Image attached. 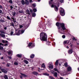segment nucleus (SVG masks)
Here are the masks:
<instances>
[{
	"label": "nucleus",
	"mask_w": 79,
	"mask_h": 79,
	"mask_svg": "<svg viewBox=\"0 0 79 79\" xmlns=\"http://www.w3.org/2000/svg\"><path fill=\"white\" fill-rule=\"evenodd\" d=\"M40 40L42 41H46L47 38V34L44 33H41L40 35Z\"/></svg>",
	"instance_id": "obj_1"
},
{
	"label": "nucleus",
	"mask_w": 79,
	"mask_h": 79,
	"mask_svg": "<svg viewBox=\"0 0 79 79\" xmlns=\"http://www.w3.org/2000/svg\"><path fill=\"white\" fill-rule=\"evenodd\" d=\"M56 25L57 26V27H58V29H60V27H59L60 26V27H62L63 30L64 31L66 29V28H65V27H64V23H56Z\"/></svg>",
	"instance_id": "obj_2"
},
{
	"label": "nucleus",
	"mask_w": 79,
	"mask_h": 79,
	"mask_svg": "<svg viewBox=\"0 0 79 79\" xmlns=\"http://www.w3.org/2000/svg\"><path fill=\"white\" fill-rule=\"evenodd\" d=\"M60 14L61 16H64L65 15V13L64 12V10L63 8L60 7Z\"/></svg>",
	"instance_id": "obj_3"
},
{
	"label": "nucleus",
	"mask_w": 79,
	"mask_h": 79,
	"mask_svg": "<svg viewBox=\"0 0 79 79\" xmlns=\"http://www.w3.org/2000/svg\"><path fill=\"white\" fill-rule=\"evenodd\" d=\"M48 67L50 69H53V63L52 62H49Z\"/></svg>",
	"instance_id": "obj_4"
},
{
	"label": "nucleus",
	"mask_w": 79,
	"mask_h": 79,
	"mask_svg": "<svg viewBox=\"0 0 79 79\" xmlns=\"http://www.w3.org/2000/svg\"><path fill=\"white\" fill-rule=\"evenodd\" d=\"M32 45V43H29L28 44V47H30V48H32V47H34L35 46V45L34 44H33L32 46H31V45Z\"/></svg>",
	"instance_id": "obj_5"
},
{
	"label": "nucleus",
	"mask_w": 79,
	"mask_h": 79,
	"mask_svg": "<svg viewBox=\"0 0 79 79\" xmlns=\"http://www.w3.org/2000/svg\"><path fill=\"white\" fill-rule=\"evenodd\" d=\"M68 53L69 54H71L73 53V49H70L68 51Z\"/></svg>",
	"instance_id": "obj_6"
},
{
	"label": "nucleus",
	"mask_w": 79,
	"mask_h": 79,
	"mask_svg": "<svg viewBox=\"0 0 79 79\" xmlns=\"http://www.w3.org/2000/svg\"><path fill=\"white\" fill-rule=\"evenodd\" d=\"M69 43V41L68 40H66V41H64V44H68Z\"/></svg>",
	"instance_id": "obj_7"
},
{
	"label": "nucleus",
	"mask_w": 79,
	"mask_h": 79,
	"mask_svg": "<svg viewBox=\"0 0 79 79\" xmlns=\"http://www.w3.org/2000/svg\"><path fill=\"white\" fill-rule=\"evenodd\" d=\"M71 67L70 66L68 67L67 68V70L68 71H71Z\"/></svg>",
	"instance_id": "obj_8"
},
{
	"label": "nucleus",
	"mask_w": 79,
	"mask_h": 79,
	"mask_svg": "<svg viewBox=\"0 0 79 79\" xmlns=\"http://www.w3.org/2000/svg\"><path fill=\"white\" fill-rule=\"evenodd\" d=\"M1 71L4 73H7V71L6 70H5L4 69H2Z\"/></svg>",
	"instance_id": "obj_9"
},
{
	"label": "nucleus",
	"mask_w": 79,
	"mask_h": 79,
	"mask_svg": "<svg viewBox=\"0 0 79 79\" xmlns=\"http://www.w3.org/2000/svg\"><path fill=\"white\" fill-rule=\"evenodd\" d=\"M21 3L23 5H25L26 4L25 1L24 0H22L21 1Z\"/></svg>",
	"instance_id": "obj_10"
},
{
	"label": "nucleus",
	"mask_w": 79,
	"mask_h": 79,
	"mask_svg": "<svg viewBox=\"0 0 79 79\" xmlns=\"http://www.w3.org/2000/svg\"><path fill=\"white\" fill-rule=\"evenodd\" d=\"M54 9H55L56 11H58V7H57V6H54Z\"/></svg>",
	"instance_id": "obj_11"
},
{
	"label": "nucleus",
	"mask_w": 79,
	"mask_h": 79,
	"mask_svg": "<svg viewBox=\"0 0 79 79\" xmlns=\"http://www.w3.org/2000/svg\"><path fill=\"white\" fill-rule=\"evenodd\" d=\"M35 56V55L34 54H32L30 56V58H34Z\"/></svg>",
	"instance_id": "obj_12"
},
{
	"label": "nucleus",
	"mask_w": 79,
	"mask_h": 79,
	"mask_svg": "<svg viewBox=\"0 0 79 79\" xmlns=\"http://www.w3.org/2000/svg\"><path fill=\"white\" fill-rule=\"evenodd\" d=\"M19 58H21L22 56V54H18L16 55Z\"/></svg>",
	"instance_id": "obj_13"
},
{
	"label": "nucleus",
	"mask_w": 79,
	"mask_h": 79,
	"mask_svg": "<svg viewBox=\"0 0 79 79\" xmlns=\"http://www.w3.org/2000/svg\"><path fill=\"white\" fill-rule=\"evenodd\" d=\"M25 4L27 5H29V2L27 0H25Z\"/></svg>",
	"instance_id": "obj_14"
},
{
	"label": "nucleus",
	"mask_w": 79,
	"mask_h": 79,
	"mask_svg": "<svg viewBox=\"0 0 79 79\" xmlns=\"http://www.w3.org/2000/svg\"><path fill=\"white\" fill-rule=\"evenodd\" d=\"M20 74L23 76V77H27V76L24 74L20 73Z\"/></svg>",
	"instance_id": "obj_15"
},
{
	"label": "nucleus",
	"mask_w": 79,
	"mask_h": 79,
	"mask_svg": "<svg viewBox=\"0 0 79 79\" xmlns=\"http://www.w3.org/2000/svg\"><path fill=\"white\" fill-rule=\"evenodd\" d=\"M56 66H58V60H57L56 61L55 64Z\"/></svg>",
	"instance_id": "obj_16"
},
{
	"label": "nucleus",
	"mask_w": 79,
	"mask_h": 79,
	"mask_svg": "<svg viewBox=\"0 0 79 79\" xmlns=\"http://www.w3.org/2000/svg\"><path fill=\"white\" fill-rule=\"evenodd\" d=\"M0 35L2 37H5V35L2 33L0 34Z\"/></svg>",
	"instance_id": "obj_17"
},
{
	"label": "nucleus",
	"mask_w": 79,
	"mask_h": 79,
	"mask_svg": "<svg viewBox=\"0 0 79 79\" xmlns=\"http://www.w3.org/2000/svg\"><path fill=\"white\" fill-rule=\"evenodd\" d=\"M23 62L25 63H26V64H28V63H29V62H28V61H27V60H25L23 61Z\"/></svg>",
	"instance_id": "obj_18"
},
{
	"label": "nucleus",
	"mask_w": 79,
	"mask_h": 79,
	"mask_svg": "<svg viewBox=\"0 0 79 79\" xmlns=\"http://www.w3.org/2000/svg\"><path fill=\"white\" fill-rule=\"evenodd\" d=\"M12 53V51H9L7 53L8 55H11Z\"/></svg>",
	"instance_id": "obj_19"
},
{
	"label": "nucleus",
	"mask_w": 79,
	"mask_h": 79,
	"mask_svg": "<svg viewBox=\"0 0 79 79\" xmlns=\"http://www.w3.org/2000/svg\"><path fill=\"white\" fill-rule=\"evenodd\" d=\"M0 32L2 34H5V31H4L3 30H1L0 31Z\"/></svg>",
	"instance_id": "obj_20"
},
{
	"label": "nucleus",
	"mask_w": 79,
	"mask_h": 79,
	"mask_svg": "<svg viewBox=\"0 0 79 79\" xmlns=\"http://www.w3.org/2000/svg\"><path fill=\"white\" fill-rule=\"evenodd\" d=\"M72 40H74L75 41H77V39H76V38H75V37H73L72 38Z\"/></svg>",
	"instance_id": "obj_21"
},
{
	"label": "nucleus",
	"mask_w": 79,
	"mask_h": 79,
	"mask_svg": "<svg viewBox=\"0 0 79 79\" xmlns=\"http://www.w3.org/2000/svg\"><path fill=\"white\" fill-rule=\"evenodd\" d=\"M33 74H34V75H35L36 76H37V75H38V73L35 72H33Z\"/></svg>",
	"instance_id": "obj_22"
},
{
	"label": "nucleus",
	"mask_w": 79,
	"mask_h": 79,
	"mask_svg": "<svg viewBox=\"0 0 79 79\" xmlns=\"http://www.w3.org/2000/svg\"><path fill=\"white\" fill-rule=\"evenodd\" d=\"M4 78L5 79H8V77H7V75H5L4 76Z\"/></svg>",
	"instance_id": "obj_23"
},
{
	"label": "nucleus",
	"mask_w": 79,
	"mask_h": 79,
	"mask_svg": "<svg viewBox=\"0 0 79 79\" xmlns=\"http://www.w3.org/2000/svg\"><path fill=\"white\" fill-rule=\"evenodd\" d=\"M41 67L43 68H45V65L44 64H42Z\"/></svg>",
	"instance_id": "obj_24"
},
{
	"label": "nucleus",
	"mask_w": 79,
	"mask_h": 79,
	"mask_svg": "<svg viewBox=\"0 0 79 79\" xmlns=\"http://www.w3.org/2000/svg\"><path fill=\"white\" fill-rule=\"evenodd\" d=\"M57 73L56 72L54 73V76H55L56 77H57Z\"/></svg>",
	"instance_id": "obj_25"
},
{
	"label": "nucleus",
	"mask_w": 79,
	"mask_h": 79,
	"mask_svg": "<svg viewBox=\"0 0 79 79\" xmlns=\"http://www.w3.org/2000/svg\"><path fill=\"white\" fill-rule=\"evenodd\" d=\"M10 26H13V27H14L15 26H14V23H13L12 22L10 24Z\"/></svg>",
	"instance_id": "obj_26"
},
{
	"label": "nucleus",
	"mask_w": 79,
	"mask_h": 79,
	"mask_svg": "<svg viewBox=\"0 0 79 79\" xmlns=\"http://www.w3.org/2000/svg\"><path fill=\"white\" fill-rule=\"evenodd\" d=\"M44 69H40V68H38V71L39 72H41L42 71V70H43Z\"/></svg>",
	"instance_id": "obj_27"
},
{
	"label": "nucleus",
	"mask_w": 79,
	"mask_h": 79,
	"mask_svg": "<svg viewBox=\"0 0 79 79\" xmlns=\"http://www.w3.org/2000/svg\"><path fill=\"white\" fill-rule=\"evenodd\" d=\"M14 64H15V65H17L18 64V63L16 62H15L14 63Z\"/></svg>",
	"instance_id": "obj_28"
},
{
	"label": "nucleus",
	"mask_w": 79,
	"mask_h": 79,
	"mask_svg": "<svg viewBox=\"0 0 79 79\" xmlns=\"http://www.w3.org/2000/svg\"><path fill=\"white\" fill-rule=\"evenodd\" d=\"M20 32L21 34H23V33H24V30H21L20 31Z\"/></svg>",
	"instance_id": "obj_29"
},
{
	"label": "nucleus",
	"mask_w": 79,
	"mask_h": 79,
	"mask_svg": "<svg viewBox=\"0 0 79 79\" xmlns=\"http://www.w3.org/2000/svg\"><path fill=\"white\" fill-rule=\"evenodd\" d=\"M55 5V3H54L53 4H52L51 6V7L52 8H53V7H54V5Z\"/></svg>",
	"instance_id": "obj_30"
},
{
	"label": "nucleus",
	"mask_w": 79,
	"mask_h": 79,
	"mask_svg": "<svg viewBox=\"0 0 79 79\" xmlns=\"http://www.w3.org/2000/svg\"><path fill=\"white\" fill-rule=\"evenodd\" d=\"M9 2L11 4L13 3V1H12V0H9Z\"/></svg>",
	"instance_id": "obj_31"
},
{
	"label": "nucleus",
	"mask_w": 79,
	"mask_h": 79,
	"mask_svg": "<svg viewBox=\"0 0 79 79\" xmlns=\"http://www.w3.org/2000/svg\"><path fill=\"white\" fill-rule=\"evenodd\" d=\"M27 14H28V15H31L30 14V13H29V10H27Z\"/></svg>",
	"instance_id": "obj_32"
},
{
	"label": "nucleus",
	"mask_w": 79,
	"mask_h": 79,
	"mask_svg": "<svg viewBox=\"0 0 79 79\" xmlns=\"http://www.w3.org/2000/svg\"><path fill=\"white\" fill-rule=\"evenodd\" d=\"M64 65L66 67H67L68 66V63H65Z\"/></svg>",
	"instance_id": "obj_33"
},
{
	"label": "nucleus",
	"mask_w": 79,
	"mask_h": 79,
	"mask_svg": "<svg viewBox=\"0 0 79 79\" xmlns=\"http://www.w3.org/2000/svg\"><path fill=\"white\" fill-rule=\"evenodd\" d=\"M32 16H33V17L35 16V13H33L32 14Z\"/></svg>",
	"instance_id": "obj_34"
},
{
	"label": "nucleus",
	"mask_w": 79,
	"mask_h": 79,
	"mask_svg": "<svg viewBox=\"0 0 79 79\" xmlns=\"http://www.w3.org/2000/svg\"><path fill=\"white\" fill-rule=\"evenodd\" d=\"M0 21L1 23H3V22H5V21L3 20V19H1V20H0Z\"/></svg>",
	"instance_id": "obj_35"
},
{
	"label": "nucleus",
	"mask_w": 79,
	"mask_h": 79,
	"mask_svg": "<svg viewBox=\"0 0 79 79\" xmlns=\"http://www.w3.org/2000/svg\"><path fill=\"white\" fill-rule=\"evenodd\" d=\"M19 13H23V10H19Z\"/></svg>",
	"instance_id": "obj_36"
},
{
	"label": "nucleus",
	"mask_w": 79,
	"mask_h": 79,
	"mask_svg": "<svg viewBox=\"0 0 79 79\" xmlns=\"http://www.w3.org/2000/svg\"><path fill=\"white\" fill-rule=\"evenodd\" d=\"M6 66L7 67H9V66H10V64H6Z\"/></svg>",
	"instance_id": "obj_37"
},
{
	"label": "nucleus",
	"mask_w": 79,
	"mask_h": 79,
	"mask_svg": "<svg viewBox=\"0 0 79 79\" xmlns=\"http://www.w3.org/2000/svg\"><path fill=\"white\" fill-rule=\"evenodd\" d=\"M0 50H3V48L2 47V46H0Z\"/></svg>",
	"instance_id": "obj_38"
},
{
	"label": "nucleus",
	"mask_w": 79,
	"mask_h": 79,
	"mask_svg": "<svg viewBox=\"0 0 79 79\" xmlns=\"http://www.w3.org/2000/svg\"><path fill=\"white\" fill-rule=\"evenodd\" d=\"M33 10L34 12H36V11H37V9H33Z\"/></svg>",
	"instance_id": "obj_39"
},
{
	"label": "nucleus",
	"mask_w": 79,
	"mask_h": 79,
	"mask_svg": "<svg viewBox=\"0 0 79 79\" xmlns=\"http://www.w3.org/2000/svg\"><path fill=\"white\" fill-rule=\"evenodd\" d=\"M7 19H9V20H10V18L8 16H7Z\"/></svg>",
	"instance_id": "obj_40"
},
{
	"label": "nucleus",
	"mask_w": 79,
	"mask_h": 79,
	"mask_svg": "<svg viewBox=\"0 0 79 79\" xmlns=\"http://www.w3.org/2000/svg\"><path fill=\"white\" fill-rule=\"evenodd\" d=\"M60 2H61V3H63L64 2V0H60Z\"/></svg>",
	"instance_id": "obj_41"
},
{
	"label": "nucleus",
	"mask_w": 79,
	"mask_h": 79,
	"mask_svg": "<svg viewBox=\"0 0 79 79\" xmlns=\"http://www.w3.org/2000/svg\"><path fill=\"white\" fill-rule=\"evenodd\" d=\"M13 34H14L13 32L11 31L10 32V34H11V35H13Z\"/></svg>",
	"instance_id": "obj_42"
},
{
	"label": "nucleus",
	"mask_w": 79,
	"mask_h": 79,
	"mask_svg": "<svg viewBox=\"0 0 79 79\" xmlns=\"http://www.w3.org/2000/svg\"><path fill=\"white\" fill-rule=\"evenodd\" d=\"M62 37L63 39H64L65 37V35H63L62 36Z\"/></svg>",
	"instance_id": "obj_43"
},
{
	"label": "nucleus",
	"mask_w": 79,
	"mask_h": 79,
	"mask_svg": "<svg viewBox=\"0 0 79 79\" xmlns=\"http://www.w3.org/2000/svg\"><path fill=\"white\" fill-rule=\"evenodd\" d=\"M0 13L1 14H3V11L2 10H0Z\"/></svg>",
	"instance_id": "obj_44"
},
{
	"label": "nucleus",
	"mask_w": 79,
	"mask_h": 79,
	"mask_svg": "<svg viewBox=\"0 0 79 79\" xmlns=\"http://www.w3.org/2000/svg\"><path fill=\"white\" fill-rule=\"evenodd\" d=\"M54 70L55 71H58L57 69L56 68H54Z\"/></svg>",
	"instance_id": "obj_45"
},
{
	"label": "nucleus",
	"mask_w": 79,
	"mask_h": 79,
	"mask_svg": "<svg viewBox=\"0 0 79 79\" xmlns=\"http://www.w3.org/2000/svg\"><path fill=\"white\" fill-rule=\"evenodd\" d=\"M32 6H34V7H35V4H33Z\"/></svg>",
	"instance_id": "obj_46"
},
{
	"label": "nucleus",
	"mask_w": 79,
	"mask_h": 79,
	"mask_svg": "<svg viewBox=\"0 0 79 79\" xmlns=\"http://www.w3.org/2000/svg\"><path fill=\"white\" fill-rule=\"evenodd\" d=\"M23 27V25H20L19 26V28H22V27Z\"/></svg>",
	"instance_id": "obj_47"
},
{
	"label": "nucleus",
	"mask_w": 79,
	"mask_h": 79,
	"mask_svg": "<svg viewBox=\"0 0 79 79\" xmlns=\"http://www.w3.org/2000/svg\"><path fill=\"white\" fill-rule=\"evenodd\" d=\"M45 75L46 76H49V74H48V73H46L45 74Z\"/></svg>",
	"instance_id": "obj_48"
},
{
	"label": "nucleus",
	"mask_w": 79,
	"mask_h": 79,
	"mask_svg": "<svg viewBox=\"0 0 79 79\" xmlns=\"http://www.w3.org/2000/svg\"><path fill=\"white\" fill-rule=\"evenodd\" d=\"M49 5H51V4H52V2L49 1Z\"/></svg>",
	"instance_id": "obj_49"
},
{
	"label": "nucleus",
	"mask_w": 79,
	"mask_h": 79,
	"mask_svg": "<svg viewBox=\"0 0 79 79\" xmlns=\"http://www.w3.org/2000/svg\"><path fill=\"white\" fill-rule=\"evenodd\" d=\"M8 58H9V60H11V56H8Z\"/></svg>",
	"instance_id": "obj_50"
},
{
	"label": "nucleus",
	"mask_w": 79,
	"mask_h": 79,
	"mask_svg": "<svg viewBox=\"0 0 79 79\" xmlns=\"http://www.w3.org/2000/svg\"><path fill=\"white\" fill-rule=\"evenodd\" d=\"M30 2V3H32V2H32V0H29Z\"/></svg>",
	"instance_id": "obj_51"
},
{
	"label": "nucleus",
	"mask_w": 79,
	"mask_h": 79,
	"mask_svg": "<svg viewBox=\"0 0 79 79\" xmlns=\"http://www.w3.org/2000/svg\"><path fill=\"white\" fill-rule=\"evenodd\" d=\"M10 8L11 9H13V6H10Z\"/></svg>",
	"instance_id": "obj_52"
},
{
	"label": "nucleus",
	"mask_w": 79,
	"mask_h": 79,
	"mask_svg": "<svg viewBox=\"0 0 79 79\" xmlns=\"http://www.w3.org/2000/svg\"><path fill=\"white\" fill-rule=\"evenodd\" d=\"M2 43H5V41L4 40H2Z\"/></svg>",
	"instance_id": "obj_53"
},
{
	"label": "nucleus",
	"mask_w": 79,
	"mask_h": 79,
	"mask_svg": "<svg viewBox=\"0 0 79 79\" xmlns=\"http://www.w3.org/2000/svg\"><path fill=\"white\" fill-rule=\"evenodd\" d=\"M0 45H3V44H2V43H0Z\"/></svg>",
	"instance_id": "obj_54"
},
{
	"label": "nucleus",
	"mask_w": 79,
	"mask_h": 79,
	"mask_svg": "<svg viewBox=\"0 0 79 79\" xmlns=\"http://www.w3.org/2000/svg\"><path fill=\"white\" fill-rule=\"evenodd\" d=\"M30 11L31 12V13H32V10H30Z\"/></svg>",
	"instance_id": "obj_55"
},
{
	"label": "nucleus",
	"mask_w": 79,
	"mask_h": 79,
	"mask_svg": "<svg viewBox=\"0 0 79 79\" xmlns=\"http://www.w3.org/2000/svg\"><path fill=\"white\" fill-rule=\"evenodd\" d=\"M6 29H7L6 27H5L4 28V29H5V30H6Z\"/></svg>",
	"instance_id": "obj_56"
},
{
	"label": "nucleus",
	"mask_w": 79,
	"mask_h": 79,
	"mask_svg": "<svg viewBox=\"0 0 79 79\" xmlns=\"http://www.w3.org/2000/svg\"><path fill=\"white\" fill-rule=\"evenodd\" d=\"M7 45H8V44H4L5 46H7Z\"/></svg>",
	"instance_id": "obj_57"
},
{
	"label": "nucleus",
	"mask_w": 79,
	"mask_h": 79,
	"mask_svg": "<svg viewBox=\"0 0 79 79\" xmlns=\"http://www.w3.org/2000/svg\"><path fill=\"white\" fill-rule=\"evenodd\" d=\"M20 78H21V79H23V77L22 76H20Z\"/></svg>",
	"instance_id": "obj_58"
},
{
	"label": "nucleus",
	"mask_w": 79,
	"mask_h": 79,
	"mask_svg": "<svg viewBox=\"0 0 79 79\" xmlns=\"http://www.w3.org/2000/svg\"><path fill=\"white\" fill-rule=\"evenodd\" d=\"M0 8H2V6L1 5H0Z\"/></svg>",
	"instance_id": "obj_59"
},
{
	"label": "nucleus",
	"mask_w": 79,
	"mask_h": 79,
	"mask_svg": "<svg viewBox=\"0 0 79 79\" xmlns=\"http://www.w3.org/2000/svg\"><path fill=\"white\" fill-rule=\"evenodd\" d=\"M11 18H12V19H13V21L14 20H15V19H14V18H13V17H12Z\"/></svg>",
	"instance_id": "obj_60"
},
{
	"label": "nucleus",
	"mask_w": 79,
	"mask_h": 79,
	"mask_svg": "<svg viewBox=\"0 0 79 79\" xmlns=\"http://www.w3.org/2000/svg\"><path fill=\"white\" fill-rule=\"evenodd\" d=\"M5 43H8V42L7 41H5Z\"/></svg>",
	"instance_id": "obj_61"
},
{
	"label": "nucleus",
	"mask_w": 79,
	"mask_h": 79,
	"mask_svg": "<svg viewBox=\"0 0 79 79\" xmlns=\"http://www.w3.org/2000/svg\"><path fill=\"white\" fill-rule=\"evenodd\" d=\"M13 21V22L14 23H16V21L15 20H14Z\"/></svg>",
	"instance_id": "obj_62"
},
{
	"label": "nucleus",
	"mask_w": 79,
	"mask_h": 79,
	"mask_svg": "<svg viewBox=\"0 0 79 79\" xmlns=\"http://www.w3.org/2000/svg\"><path fill=\"white\" fill-rule=\"evenodd\" d=\"M60 79H63V78L61 77H60Z\"/></svg>",
	"instance_id": "obj_63"
},
{
	"label": "nucleus",
	"mask_w": 79,
	"mask_h": 79,
	"mask_svg": "<svg viewBox=\"0 0 79 79\" xmlns=\"http://www.w3.org/2000/svg\"><path fill=\"white\" fill-rule=\"evenodd\" d=\"M66 48H69V47H68V46H67L66 47Z\"/></svg>",
	"instance_id": "obj_64"
}]
</instances>
